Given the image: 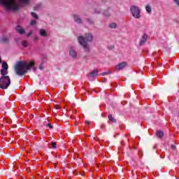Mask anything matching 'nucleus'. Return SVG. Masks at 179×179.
I'll list each match as a JSON object with an SVG mask.
<instances>
[{
    "label": "nucleus",
    "mask_w": 179,
    "mask_h": 179,
    "mask_svg": "<svg viewBox=\"0 0 179 179\" xmlns=\"http://www.w3.org/2000/svg\"><path fill=\"white\" fill-rule=\"evenodd\" d=\"M0 5L8 12H16L23 5V0H0Z\"/></svg>",
    "instance_id": "nucleus-1"
},
{
    "label": "nucleus",
    "mask_w": 179,
    "mask_h": 179,
    "mask_svg": "<svg viewBox=\"0 0 179 179\" xmlns=\"http://www.w3.org/2000/svg\"><path fill=\"white\" fill-rule=\"evenodd\" d=\"M78 40L79 44L84 48L85 52H90V47L87 43H92L93 41V35L87 33L85 34V37L78 36Z\"/></svg>",
    "instance_id": "nucleus-2"
},
{
    "label": "nucleus",
    "mask_w": 179,
    "mask_h": 179,
    "mask_svg": "<svg viewBox=\"0 0 179 179\" xmlns=\"http://www.w3.org/2000/svg\"><path fill=\"white\" fill-rule=\"evenodd\" d=\"M14 71L17 76H23V61L17 62Z\"/></svg>",
    "instance_id": "nucleus-3"
},
{
    "label": "nucleus",
    "mask_w": 179,
    "mask_h": 179,
    "mask_svg": "<svg viewBox=\"0 0 179 179\" xmlns=\"http://www.w3.org/2000/svg\"><path fill=\"white\" fill-rule=\"evenodd\" d=\"M10 86V78L9 76H3V79H1L0 89L3 90H6Z\"/></svg>",
    "instance_id": "nucleus-4"
},
{
    "label": "nucleus",
    "mask_w": 179,
    "mask_h": 179,
    "mask_svg": "<svg viewBox=\"0 0 179 179\" xmlns=\"http://www.w3.org/2000/svg\"><path fill=\"white\" fill-rule=\"evenodd\" d=\"M130 12L135 19H139L141 17V9L136 6H131L130 7Z\"/></svg>",
    "instance_id": "nucleus-5"
},
{
    "label": "nucleus",
    "mask_w": 179,
    "mask_h": 179,
    "mask_svg": "<svg viewBox=\"0 0 179 179\" xmlns=\"http://www.w3.org/2000/svg\"><path fill=\"white\" fill-rule=\"evenodd\" d=\"M31 66H34V62L30 61L29 62H23V75H26L28 71L31 69Z\"/></svg>",
    "instance_id": "nucleus-6"
},
{
    "label": "nucleus",
    "mask_w": 179,
    "mask_h": 179,
    "mask_svg": "<svg viewBox=\"0 0 179 179\" xmlns=\"http://www.w3.org/2000/svg\"><path fill=\"white\" fill-rule=\"evenodd\" d=\"M146 41H148V34H144L139 42V45L140 47H142V45H144V44L146 43Z\"/></svg>",
    "instance_id": "nucleus-7"
},
{
    "label": "nucleus",
    "mask_w": 179,
    "mask_h": 179,
    "mask_svg": "<svg viewBox=\"0 0 179 179\" xmlns=\"http://www.w3.org/2000/svg\"><path fill=\"white\" fill-rule=\"evenodd\" d=\"M1 44H9V37L3 36L0 38Z\"/></svg>",
    "instance_id": "nucleus-8"
},
{
    "label": "nucleus",
    "mask_w": 179,
    "mask_h": 179,
    "mask_svg": "<svg viewBox=\"0 0 179 179\" xmlns=\"http://www.w3.org/2000/svg\"><path fill=\"white\" fill-rule=\"evenodd\" d=\"M127 65V62H122L117 64L115 67L116 71H122V69H124V68H125Z\"/></svg>",
    "instance_id": "nucleus-9"
},
{
    "label": "nucleus",
    "mask_w": 179,
    "mask_h": 179,
    "mask_svg": "<svg viewBox=\"0 0 179 179\" xmlns=\"http://www.w3.org/2000/svg\"><path fill=\"white\" fill-rule=\"evenodd\" d=\"M99 75V71L94 69L93 71L87 74V78H96Z\"/></svg>",
    "instance_id": "nucleus-10"
},
{
    "label": "nucleus",
    "mask_w": 179,
    "mask_h": 179,
    "mask_svg": "<svg viewBox=\"0 0 179 179\" xmlns=\"http://www.w3.org/2000/svg\"><path fill=\"white\" fill-rule=\"evenodd\" d=\"M0 64H1V68L2 69H8L9 66H8V63L6 62H2V59L0 57Z\"/></svg>",
    "instance_id": "nucleus-11"
},
{
    "label": "nucleus",
    "mask_w": 179,
    "mask_h": 179,
    "mask_svg": "<svg viewBox=\"0 0 179 179\" xmlns=\"http://www.w3.org/2000/svg\"><path fill=\"white\" fill-rule=\"evenodd\" d=\"M73 18L76 23L82 24V18L78 15H74Z\"/></svg>",
    "instance_id": "nucleus-12"
},
{
    "label": "nucleus",
    "mask_w": 179,
    "mask_h": 179,
    "mask_svg": "<svg viewBox=\"0 0 179 179\" xmlns=\"http://www.w3.org/2000/svg\"><path fill=\"white\" fill-rule=\"evenodd\" d=\"M69 55L71 58H76V57H78V53L74 50H71L69 51Z\"/></svg>",
    "instance_id": "nucleus-13"
},
{
    "label": "nucleus",
    "mask_w": 179,
    "mask_h": 179,
    "mask_svg": "<svg viewBox=\"0 0 179 179\" xmlns=\"http://www.w3.org/2000/svg\"><path fill=\"white\" fill-rule=\"evenodd\" d=\"M15 30L17 33H19V34H23V28L20 25H17L15 27Z\"/></svg>",
    "instance_id": "nucleus-14"
},
{
    "label": "nucleus",
    "mask_w": 179,
    "mask_h": 179,
    "mask_svg": "<svg viewBox=\"0 0 179 179\" xmlns=\"http://www.w3.org/2000/svg\"><path fill=\"white\" fill-rule=\"evenodd\" d=\"M33 3L31 0H23V6H30Z\"/></svg>",
    "instance_id": "nucleus-15"
},
{
    "label": "nucleus",
    "mask_w": 179,
    "mask_h": 179,
    "mask_svg": "<svg viewBox=\"0 0 179 179\" xmlns=\"http://www.w3.org/2000/svg\"><path fill=\"white\" fill-rule=\"evenodd\" d=\"M15 43L17 45H23V40L20 38H16Z\"/></svg>",
    "instance_id": "nucleus-16"
},
{
    "label": "nucleus",
    "mask_w": 179,
    "mask_h": 179,
    "mask_svg": "<svg viewBox=\"0 0 179 179\" xmlns=\"http://www.w3.org/2000/svg\"><path fill=\"white\" fill-rule=\"evenodd\" d=\"M156 135L158 138H159V139H162V138L164 136V132H163L162 131H157Z\"/></svg>",
    "instance_id": "nucleus-17"
},
{
    "label": "nucleus",
    "mask_w": 179,
    "mask_h": 179,
    "mask_svg": "<svg viewBox=\"0 0 179 179\" xmlns=\"http://www.w3.org/2000/svg\"><path fill=\"white\" fill-rule=\"evenodd\" d=\"M39 34L42 37H47V31L45 29H40Z\"/></svg>",
    "instance_id": "nucleus-18"
},
{
    "label": "nucleus",
    "mask_w": 179,
    "mask_h": 179,
    "mask_svg": "<svg viewBox=\"0 0 179 179\" xmlns=\"http://www.w3.org/2000/svg\"><path fill=\"white\" fill-rule=\"evenodd\" d=\"M0 72H1V75L2 76H6L7 73H8V69H1L0 71Z\"/></svg>",
    "instance_id": "nucleus-19"
},
{
    "label": "nucleus",
    "mask_w": 179,
    "mask_h": 179,
    "mask_svg": "<svg viewBox=\"0 0 179 179\" xmlns=\"http://www.w3.org/2000/svg\"><path fill=\"white\" fill-rule=\"evenodd\" d=\"M145 10L148 13H152V7H150L149 5H147L145 6Z\"/></svg>",
    "instance_id": "nucleus-20"
},
{
    "label": "nucleus",
    "mask_w": 179,
    "mask_h": 179,
    "mask_svg": "<svg viewBox=\"0 0 179 179\" xmlns=\"http://www.w3.org/2000/svg\"><path fill=\"white\" fill-rule=\"evenodd\" d=\"M108 27H110V29H117V24L112 22L108 25Z\"/></svg>",
    "instance_id": "nucleus-21"
},
{
    "label": "nucleus",
    "mask_w": 179,
    "mask_h": 179,
    "mask_svg": "<svg viewBox=\"0 0 179 179\" xmlns=\"http://www.w3.org/2000/svg\"><path fill=\"white\" fill-rule=\"evenodd\" d=\"M108 119L111 121V122H117V120L113 117V115H109Z\"/></svg>",
    "instance_id": "nucleus-22"
},
{
    "label": "nucleus",
    "mask_w": 179,
    "mask_h": 179,
    "mask_svg": "<svg viewBox=\"0 0 179 179\" xmlns=\"http://www.w3.org/2000/svg\"><path fill=\"white\" fill-rule=\"evenodd\" d=\"M31 15L34 17V19H36V20L38 19V15L37 14H36V13L31 12Z\"/></svg>",
    "instance_id": "nucleus-23"
},
{
    "label": "nucleus",
    "mask_w": 179,
    "mask_h": 179,
    "mask_svg": "<svg viewBox=\"0 0 179 179\" xmlns=\"http://www.w3.org/2000/svg\"><path fill=\"white\" fill-rule=\"evenodd\" d=\"M50 146L52 148H53L54 149H55V148H57V143L53 142V141L50 142Z\"/></svg>",
    "instance_id": "nucleus-24"
},
{
    "label": "nucleus",
    "mask_w": 179,
    "mask_h": 179,
    "mask_svg": "<svg viewBox=\"0 0 179 179\" xmlns=\"http://www.w3.org/2000/svg\"><path fill=\"white\" fill-rule=\"evenodd\" d=\"M101 75L102 76H106V75H111V71H107V72H103V73H101Z\"/></svg>",
    "instance_id": "nucleus-25"
},
{
    "label": "nucleus",
    "mask_w": 179,
    "mask_h": 179,
    "mask_svg": "<svg viewBox=\"0 0 179 179\" xmlns=\"http://www.w3.org/2000/svg\"><path fill=\"white\" fill-rule=\"evenodd\" d=\"M87 21L90 24H93V20L92 19L87 18Z\"/></svg>",
    "instance_id": "nucleus-26"
},
{
    "label": "nucleus",
    "mask_w": 179,
    "mask_h": 179,
    "mask_svg": "<svg viewBox=\"0 0 179 179\" xmlns=\"http://www.w3.org/2000/svg\"><path fill=\"white\" fill-rule=\"evenodd\" d=\"M36 20H31L30 22L31 26H34V24H36Z\"/></svg>",
    "instance_id": "nucleus-27"
},
{
    "label": "nucleus",
    "mask_w": 179,
    "mask_h": 179,
    "mask_svg": "<svg viewBox=\"0 0 179 179\" xmlns=\"http://www.w3.org/2000/svg\"><path fill=\"white\" fill-rule=\"evenodd\" d=\"M28 44H27V41H23V47H24L26 48V47H27Z\"/></svg>",
    "instance_id": "nucleus-28"
},
{
    "label": "nucleus",
    "mask_w": 179,
    "mask_h": 179,
    "mask_svg": "<svg viewBox=\"0 0 179 179\" xmlns=\"http://www.w3.org/2000/svg\"><path fill=\"white\" fill-rule=\"evenodd\" d=\"M46 127H48V128H50V129H52V124H51V123H48Z\"/></svg>",
    "instance_id": "nucleus-29"
},
{
    "label": "nucleus",
    "mask_w": 179,
    "mask_h": 179,
    "mask_svg": "<svg viewBox=\"0 0 179 179\" xmlns=\"http://www.w3.org/2000/svg\"><path fill=\"white\" fill-rule=\"evenodd\" d=\"M34 41L35 43H37V41H38V36H35V37L34 38Z\"/></svg>",
    "instance_id": "nucleus-30"
},
{
    "label": "nucleus",
    "mask_w": 179,
    "mask_h": 179,
    "mask_svg": "<svg viewBox=\"0 0 179 179\" xmlns=\"http://www.w3.org/2000/svg\"><path fill=\"white\" fill-rule=\"evenodd\" d=\"M173 1L176 3V5H178V6L179 7V0H173Z\"/></svg>",
    "instance_id": "nucleus-31"
},
{
    "label": "nucleus",
    "mask_w": 179,
    "mask_h": 179,
    "mask_svg": "<svg viewBox=\"0 0 179 179\" xmlns=\"http://www.w3.org/2000/svg\"><path fill=\"white\" fill-rule=\"evenodd\" d=\"M39 69L41 71H43V69H44V67H43V64H41L40 66H39Z\"/></svg>",
    "instance_id": "nucleus-32"
},
{
    "label": "nucleus",
    "mask_w": 179,
    "mask_h": 179,
    "mask_svg": "<svg viewBox=\"0 0 179 179\" xmlns=\"http://www.w3.org/2000/svg\"><path fill=\"white\" fill-rule=\"evenodd\" d=\"M55 108H56V110H59V106L58 105H55Z\"/></svg>",
    "instance_id": "nucleus-33"
},
{
    "label": "nucleus",
    "mask_w": 179,
    "mask_h": 179,
    "mask_svg": "<svg viewBox=\"0 0 179 179\" xmlns=\"http://www.w3.org/2000/svg\"><path fill=\"white\" fill-rule=\"evenodd\" d=\"M31 34H33V33L29 32L28 34H27V37H29V36H31Z\"/></svg>",
    "instance_id": "nucleus-34"
},
{
    "label": "nucleus",
    "mask_w": 179,
    "mask_h": 179,
    "mask_svg": "<svg viewBox=\"0 0 179 179\" xmlns=\"http://www.w3.org/2000/svg\"><path fill=\"white\" fill-rule=\"evenodd\" d=\"M85 124H87V125H90V121L86 120Z\"/></svg>",
    "instance_id": "nucleus-35"
},
{
    "label": "nucleus",
    "mask_w": 179,
    "mask_h": 179,
    "mask_svg": "<svg viewBox=\"0 0 179 179\" xmlns=\"http://www.w3.org/2000/svg\"><path fill=\"white\" fill-rule=\"evenodd\" d=\"M3 76H1V78H0V85H1V82H2V79H3Z\"/></svg>",
    "instance_id": "nucleus-36"
},
{
    "label": "nucleus",
    "mask_w": 179,
    "mask_h": 179,
    "mask_svg": "<svg viewBox=\"0 0 179 179\" xmlns=\"http://www.w3.org/2000/svg\"><path fill=\"white\" fill-rule=\"evenodd\" d=\"M106 13H108V15H106V16H110V14L108 13V12L105 11L104 15H106Z\"/></svg>",
    "instance_id": "nucleus-37"
},
{
    "label": "nucleus",
    "mask_w": 179,
    "mask_h": 179,
    "mask_svg": "<svg viewBox=\"0 0 179 179\" xmlns=\"http://www.w3.org/2000/svg\"><path fill=\"white\" fill-rule=\"evenodd\" d=\"M95 13H100V10H95V12H94Z\"/></svg>",
    "instance_id": "nucleus-38"
},
{
    "label": "nucleus",
    "mask_w": 179,
    "mask_h": 179,
    "mask_svg": "<svg viewBox=\"0 0 179 179\" xmlns=\"http://www.w3.org/2000/svg\"><path fill=\"white\" fill-rule=\"evenodd\" d=\"M33 71H37V68L34 67V68H33Z\"/></svg>",
    "instance_id": "nucleus-39"
},
{
    "label": "nucleus",
    "mask_w": 179,
    "mask_h": 179,
    "mask_svg": "<svg viewBox=\"0 0 179 179\" xmlns=\"http://www.w3.org/2000/svg\"><path fill=\"white\" fill-rule=\"evenodd\" d=\"M173 149H176V145H172Z\"/></svg>",
    "instance_id": "nucleus-40"
},
{
    "label": "nucleus",
    "mask_w": 179,
    "mask_h": 179,
    "mask_svg": "<svg viewBox=\"0 0 179 179\" xmlns=\"http://www.w3.org/2000/svg\"><path fill=\"white\" fill-rule=\"evenodd\" d=\"M113 48H114V46H112V47H111V49L113 50Z\"/></svg>",
    "instance_id": "nucleus-41"
},
{
    "label": "nucleus",
    "mask_w": 179,
    "mask_h": 179,
    "mask_svg": "<svg viewBox=\"0 0 179 179\" xmlns=\"http://www.w3.org/2000/svg\"><path fill=\"white\" fill-rule=\"evenodd\" d=\"M101 128H104V125H102V126H101Z\"/></svg>",
    "instance_id": "nucleus-42"
},
{
    "label": "nucleus",
    "mask_w": 179,
    "mask_h": 179,
    "mask_svg": "<svg viewBox=\"0 0 179 179\" xmlns=\"http://www.w3.org/2000/svg\"><path fill=\"white\" fill-rule=\"evenodd\" d=\"M24 32H25V31H24V29L23 30V33L24 34Z\"/></svg>",
    "instance_id": "nucleus-43"
},
{
    "label": "nucleus",
    "mask_w": 179,
    "mask_h": 179,
    "mask_svg": "<svg viewBox=\"0 0 179 179\" xmlns=\"http://www.w3.org/2000/svg\"><path fill=\"white\" fill-rule=\"evenodd\" d=\"M55 167L57 168V165H55Z\"/></svg>",
    "instance_id": "nucleus-44"
},
{
    "label": "nucleus",
    "mask_w": 179,
    "mask_h": 179,
    "mask_svg": "<svg viewBox=\"0 0 179 179\" xmlns=\"http://www.w3.org/2000/svg\"><path fill=\"white\" fill-rule=\"evenodd\" d=\"M35 9H37V7H35Z\"/></svg>",
    "instance_id": "nucleus-45"
},
{
    "label": "nucleus",
    "mask_w": 179,
    "mask_h": 179,
    "mask_svg": "<svg viewBox=\"0 0 179 179\" xmlns=\"http://www.w3.org/2000/svg\"><path fill=\"white\" fill-rule=\"evenodd\" d=\"M29 170V168L27 169V171Z\"/></svg>",
    "instance_id": "nucleus-46"
},
{
    "label": "nucleus",
    "mask_w": 179,
    "mask_h": 179,
    "mask_svg": "<svg viewBox=\"0 0 179 179\" xmlns=\"http://www.w3.org/2000/svg\"><path fill=\"white\" fill-rule=\"evenodd\" d=\"M38 7H40L41 6H40V5H38Z\"/></svg>",
    "instance_id": "nucleus-47"
},
{
    "label": "nucleus",
    "mask_w": 179,
    "mask_h": 179,
    "mask_svg": "<svg viewBox=\"0 0 179 179\" xmlns=\"http://www.w3.org/2000/svg\"><path fill=\"white\" fill-rule=\"evenodd\" d=\"M26 152L27 153V150H26Z\"/></svg>",
    "instance_id": "nucleus-48"
},
{
    "label": "nucleus",
    "mask_w": 179,
    "mask_h": 179,
    "mask_svg": "<svg viewBox=\"0 0 179 179\" xmlns=\"http://www.w3.org/2000/svg\"><path fill=\"white\" fill-rule=\"evenodd\" d=\"M102 1H105V0H102Z\"/></svg>",
    "instance_id": "nucleus-49"
}]
</instances>
